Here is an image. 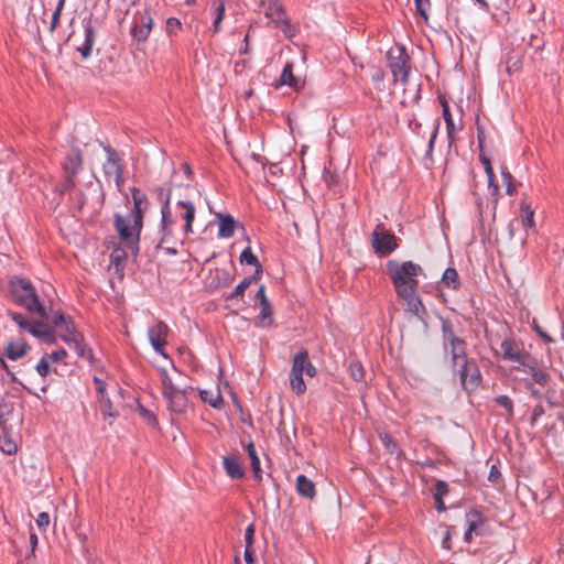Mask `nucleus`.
Masks as SVG:
<instances>
[{
  "mask_svg": "<svg viewBox=\"0 0 564 564\" xmlns=\"http://www.w3.org/2000/svg\"><path fill=\"white\" fill-rule=\"evenodd\" d=\"M156 199L161 204V224L160 235L161 243L170 242L174 231V219L171 212V199L175 198V205L178 216L184 220V234L193 232V223L195 219V197L199 195L198 191L189 184L171 183L169 187L159 186L154 189Z\"/></svg>",
  "mask_w": 564,
  "mask_h": 564,
  "instance_id": "1",
  "label": "nucleus"
},
{
  "mask_svg": "<svg viewBox=\"0 0 564 564\" xmlns=\"http://www.w3.org/2000/svg\"><path fill=\"white\" fill-rule=\"evenodd\" d=\"M387 270L397 296L406 303L409 312L421 317L424 307L417 294V278L423 274L422 267L413 261L398 262L391 260L387 263Z\"/></svg>",
  "mask_w": 564,
  "mask_h": 564,
  "instance_id": "2",
  "label": "nucleus"
},
{
  "mask_svg": "<svg viewBox=\"0 0 564 564\" xmlns=\"http://www.w3.org/2000/svg\"><path fill=\"white\" fill-rule=\"evenodd\" d=\"M161 392L167 409L174 414H182L188 408V389L178 387L164 369L160 370Z\"/></svg>",
  "mask_w": 564,
  "mask_h": 564,
  "instance_id": "3",
  "label": "nucleus"
},
{
  "mask_svg": "<svg viewBox=\"0 0 564 564\" xmlns=\"http://www.w3.org/2000/svg\"><path fill=\"white\" fill-rule=\"evenodd\" d=\"M143 219H138L137 216L128 214L126 216H115V227L119 234L120 241L131 249L132 252L138 250L140 232L142 230Z\"/></svg>",
  "mask_w": 564,
  "mask_h": 564,
  "instance_id": "4",
  "label": "nucleus"
},
{
  "mask_svg": "<svg viewBox=\"0 0 564 564\" xmlns=\"http://www.w3.org/2000/svg\"><path fill=\"white\" fill-rule=\"evenodd\" d=\"M304 372L308 377H314L316 375V369L310 361L307 351L301 350L294 356L290 372V386L292 391L297 395H301L306 391V384L303 380Z\"/></svg>",
  "mask_w": 564,
  "mask_h": 564,
  "instance_id": "5",
  "label": "nucleus"
},
{
  "mask_svg": "<svg viewBox=\"0 0 564 564\" xmlns=\"http://www.w3.org/2000/svg\"><path fill=\"white\" fill-rule=\"evenodd\" d=\"M53 323L57 329L58 337L73 349L78 357H86V347L83 344V336L75 329L74 324L62 314L56 315Z\"/></svg>",
  "mask_w": 564,
  "mask_h": 564,
  "instance_id": "6",
  "label": "nucleus"
},
{
  "mask_svg": "<svg viewBox=\"0 0 564 564\" xmlns=\"http://www.w3.org/2000/svg\"><path fill=\"white\" fill-rule=\"evenodd\" d=\"M12 292L17 301L28 311L36 313L41 317L45 315L44 306L40 303L34 286L25 279H19L12 283Z\"/></svg>",
  "mask_w": 564,
  "mask_h": 564,
  "instance_id": "7",
  "label": "nucleus"
},
{
  "mask_svg": "<svg viewBox=\"0 0 564 564\" xmlns=\"http://www.w3.org/2000/svg\"><path fill=\"white\" fill-rule=\"evenodd\" d=\"M443 339L444 349L448 351L452 357V365L454 369L462 366H466L470 360L467 358L466 343L462 338L457 337L451 325L447 323L443 324Z\"/></svg>",
  "mask_w": 564,
  "mask_h": 564,
  "instance_id": "8",
  "label": "nucleus"
},
{
  "mask_svg": "<svg viewBox=\"0 0 564 564\" xmlns=\"http://www.w3.org/2000/svg\"><path fill=\"white\" fill-rule=\"evenodd\" d=\"M371 245L379 256H388L398 248L397 237L383 224H378L371 235Z\"/></svg>",
  "mask_w": 564,
  "mask_h": 564,
  "instance_id": "9",
  "label": "nucleus"
},
{
  "mask_svg": "<svg viewBox=\"0 0 564 564\" xmlns=\"http://www.w3.org/2000/svg\"><path fill=\"white\" fill-rule=\"evenodd\" d=\"M104 150L107 153V161L102 165L105 177L108 182H113L118 191H121L123 180V169L117 153L109 147L105 145Z\"/></svg>",
  "mask_w": 564,
  "mask_h": 564,
  "instance_id": "10",
  "label": "nucleus"
},
{
  "mask_svg": "<svg viewBox=\"0 0 564 564\" xmlns=\"http://www.w3.org/2000/svg\"><path fill=\"white\" fill-rule=\"evenodd\" d=\"M83 164V155L79 149H73L70 153L67 154L64 163L63 170L66 175V180L63 184L58 186V191L64 193L69 188L74 187L75 182L74 178L77 175L78 171L82 169Z\"/></svg>",
  "mask_w": 564,
  "mask_h": 564,
  "instance_id": "11",
  "label": "nucleus"
},
{
  "mask_svg": "<svg viewBox=\"0 0 564 564\" xmlns=\"http://www.w3.org/2000/svg\"><path fill=\"white\" fill-rule=\"evenodd\" d=\"M388 57L394 80L406 83L410 70L408 55L401 48H397L395 51L391 50Z\"/></svg>",
  "mask_w": 564,
  "mask_h": 564,
  "instance_id": "12",
  "label": "nucleus"
},
{
  "mask_svg": "<svg viewBox=\"0 0 564 564\" xmlns=\"http://www.w3.org/2000/svg\"><path fill=\"white\" fill-rule=\"evenodd\" d=\"M170 328L169 326L162 322L158 321L154 325L150 326L148 329V337L151 343L152 348L159 355L164 358H169V355L165 352V346L167 344V335Z\"/></svg>",
  "mask_w": 564,
  "mask_h": 564,
  "instance_id": "13",
  "label": "nucleus"
},
{
  "mask_svg": "<svg viewBox=\"0 0 564 564\" xmlns=\"http://www.w3.org/2000/svg\"><path fill=\"white\" fill-rule=\"evenodd\" d=\"M501 356L505 360L517 364V370H521V368L529 361V354H527L522 347L512 339H505L500 344Z\"/></svg>",
  "mask_w": 564,
  "mask_h": 564,
  "instance_id": "14",
  "label": "nucleus"
},
{
  "mask_svg": "<svg viewBox=\"0 0 564 564\" xmlns=\"http://www.w3.org/2000/svg\"><path fill=\"white\" fill-rule=\"evenodd\" d=\"M457 370L459 372L463 388L467 392L476 390L481 380L480 371L477 365L471 360L467 362L466 366L457 368Z\"/></svg>",
  "mask_w": 564,
  "mask_h": 564,
  "instance_id": "15",
  "label": "nucleus"
},
{
  "mask_svg": "<svg viewBox=\"0 0 564 564\" xmlns=\"http://www.w3.org/2000/svg\"><path fill=\"white\" fill-rule=\"evenodd\" d=\"M153 19L149 11L138 12L134 15V24L132 28V35L138 41H145L152 30Z\"/></svg>",
  "mask_w": 564,
  "mask_h": 564,
  "instance_id": "16",
  "label": "nucleus"
},
{
  "mask_svg": "<svg viewBox=\"0 0 564 564\" xmlns=\"http://www.w3.org/2000/svg\"><path fill=\"white\" fill-rule=\"evenodd\" d=\"M84 40L83 43L76 46V51L82 55L83 59L91 56L93 47L96 42V31L91 24V20H84Z\"/></svg>",
  "mask_w": 564,
  "mask_h": 564,
  "instance_id": "17",
  "label": "nucleus"
},
{
  "mask_svg": "<svg viewBox=\"0 0 564 564\" xmlns=\"http://www.w3.org/2000/svg\"><path fill=\"white\" fill-rule=\"evenodd\" d=\"M31 347L22 336H12L4 346V355L11 360L23 358Z\"/></svg>",
  "mask_w": 564,
  "mask_h": 564,
  "instance_id": "18",
  "label": "nucleus"
},
{
  "mask_svg": "<svg viewBox=\"0 0 564 564\" xmlns=\"http://www.w3.org/2000/svg\"><path fill=\"white\" fill-rule=\"evenodd\" d=\"M467 531L464 535V541L470 543L474 534L479 533V529L484 524V519L477 510H470L466 513Z\"/></svg>",
  "mask_w": 564,
  "mask_h": 564,
  "instance_id": "19",
  "label": "nucleus"
},
{
  "mask_svg": "<svg viewBox=\"0 0 564 564\" xmlns=\"http://www.w3.org/2000/svg\"><path fill=\"white\" fill-rule=\"evenodd\" d=\"M223 466L226 474L232 479H241L245 476V469L239 459L234 456H225L223 458Z\"/></svg>",
  "mask_w": 564,
  "mask_h": 564,
  "instance_id": "20",
  "label": "nucleus"
},
{
  "mask_svg": "<svg viewBox=\"0 0 564 564\" xmlns=\"http://www.w3.org/2000/svg\"><path fill=\"white\" fill-rule=\"evenodd\" d=\"M131 194L133 200V208L129 214L137 216L138 219H143L144 213L148 209V198L140 189L135 187L131 189Z\"/></svg>",
  "mask_w": 564,
  "mask_h": 564,
  "instance_id": "21",
  "label": "nucleus"
},
{
  "mask_svg": "<svg viewBox=\"0 0 564 564\" xmlns=\"http://www.w3.org/2000/svg\"><path fill=\"white\" fill-rule=\"evenodd\" d=\"M280 85H288L295 90L303 87V82L293 75V63H286L279 79Z\"/></svg>",
  "mask_w": 564,
  "mask_h": 564,
  "instance_id": "22",
  "label": "nucleus"
},
{
  "mask_svg": "<svg viewBox=\"0 0 564 564\" xmlns=\"http://www.w3.org/2000/svg\"><path fill=\"white\" fill-rule=\"evenodd\" d=\"M296 491L300 496L313 499L316 495L315 484L304 475L296 478Z\"/></svg>",
  "mask_w": 564,
  "mask_h": 564,
  "instance_id": "23",
  "label": "nucleus"
},
{
  "mask_svg": "<svg viewBox=\"0 0 564 564\" xmlns=\"http://www.w3.org/2000/svg\"><path fill=\"white\" fill-rule=\"evenodd\" d=\"M520 371L530 375L533 381L542 387L545 386L550 379V375L545 369L538 368L529 361L521 368Z\"/></svg>",
  "mask_w": 564,
  "mask_h": 564,
  "instance_id": "24",
  "label": "nucleus"
},
{
  "mask_svg": "<svg viewBox=\"0 0 564 564\" xmlns=\"http://www.w3.org/2000/svg\"><path fill=\"white\" fill-rule=\"evenodd\" d=\"M264 14L275 25H280V19L286 18L284 7L280 0H270L267 6Z\"/></svg>",
  "mask_w": 564,
  "mask_h": 564,
  "instance_id": "25",
  "label": "nucleus"
},
{
  "mask_svg": "<svg viewBox=\"0 0 564 564\" xmlns=\"http://www.w3.org/2000/svg\"><path fill=\"white\" fill-rule=\"evenodd\" d=\"M236 220L231 215H219L218 237L230 238L234 236Z\"/></svg>",
  "mask_w": 564,
  "mask_h": 564,
  "instance_id": "26",
  "label": "nucleus"
},
{
  "mask_svg": "<svg viewBox=\"0 0 564 564\" xmlns=\"http://www.w3.org/2000/svg\"><path fill=\"white\" fill-rule=\"evenodd\" d=\"M199 397L214 409H220L224 404V400L218 388L214 390L202 389L199 390Z\"/></svg>",
  "mask_w": 564,
  "mask_h": 564,
  "instance_id": "27",
  "label": "nucleus"
},
{
  "mask_svg": "<svg viewBox=\"0 0 564 564\" xmlns=\"http://www.w3.org/2000/svg\"><path fill=\"white\" fill-rule=\"evenodd\" d=\"M254 282V276H247L245 278L236 288L235 290L225 295L224 299L226 302H234L236 300H242L246 290Z\"/></svg>",
  "mask_w": 564,
  "mask_h": 564,
  "instance_id": "28",
  "label": "nucleus"
},
{
  "mask_svg": "<svg viewBox=\"0 0 564 564\" xmlns=\"http://www.w3.org/2000/svg\"><path fill=\"white\" fill-rule=\"evenodd\" d=\"M260 308L261 310H260L259 316L257 317L256 325L258 327L271 326L273 323V319H272V306H271L270 302L267 304H261Z\"/></svg>",
  "mask_w": 564,
  "mask_h": 564,
  "instance_id": "29",
  "label": "nucleus"
},
{
  "mask_svg": "<svg viewBox=\"0 0 564 564\" xmlns=\"http://www.w3.org/2000/svg\"><path fill=\"white\" fill-rule=\"evenodd\" d=\"M441 106H442V115H443L444 121L446 123L448 138L453 139L455 126H454V120H453V117H452V113L449 110V105L444 98H442Z\"/></svg>",
  "mask_w": 564,
  "mask_h": 564,
  "instance_id": "30",
  "label": "nucleus"
},
{
  "mask_svg": "<svg viewBox=\"0 0 564 564\" xmlns=\"http://www.w3.org/2000/svg\"><path fill=\"white\" fill-rule=\"evenodd\" d=\"M215 273L216 275L210 283V286L215 289L229 286L234 280L232 275L227 270H216Z\"/></svg>",
  "mask_w": 564,
  "mask_h": 564,
  "instance_id": "31",
  "label": "nucleus"
},
{
  "mask_svg": "<svg viewBox=\"0 0 564 564\" xmlns=\"http://www.w3.org/2000/svg\"><path fill=\"white\" fill-rule=\"evenodd\" d=\"M442 282L454 290H457L460 285L459 276L454 268H447L442 276Z\"/></svg>",
  "mask_w": 564,
  "mask_h": 564,
  "instance_id": "32",
  "label": "nucleus"
},
{
  "mask_svg": "<svg viewBox=\"0 0 564 564\" xmlns=\"http://www.w3.org/2000/svg\"><path fill=\"white\" fill-rule=\"evenodd\" d=\"M240 262L241 263H247V264H250V265H254L257 268V274H261L262 267H261L258 258L253 254V252H252L250 247H247L241 252V254H240Z\"/></svg>",
  "mask_w": 564,
  "mask_h": 564,
  "instance_id": "33",
  "label": "nucleus"
},
{
  "mask_svg": "<svg viewBox=\"0 0 564 564\" xmlns=\"http://www.w3.org/2000/svg\"><path fill=\"white\" fill-rule=\"evenodd\" d=\"M247 449V453L249 455V458H250V464H251V467H252V470L254 473V476L257 478H260V459L257 455V452H256V448H254V445L253 443H249L246 447Z\"/></svg>",
  "mask_w": 564,
  "mask_h": 564,
  "instance_id": "34",
  "label": "nucleus"
},
{
  "mask_svg": "<svg viewBox=\"0 0 564 564\" xmlns=\"http://www.w3.org/2000/svg\"><path fill=\"white\" fill-rule=\"evenodd\" d=\"M521 212H522V225L524 228H533L534 227V212L530 207V205L525 203H521Z\"/></svg>",
  "mask_w": 564,
  "mask_h": 564,
  "instance_id": "35",
  "label": "nucleus"
},
{
  "mask_svg": "<svg viewBox=\"0 0 564 564\" xmlns=\"http://www.w3.org/2000/svg\"><path fill=\"white\" fill-rule=\"evenodd\" d=\"M379 437L390 454L400 455L401 451H400L399 446L397 445V443L392 440V437L389 434H387V433L380 434Z\"/></svg>",
  "mask_w": 564,
  "mask_h": 564,
  "instance_id": "36",
  "label": "nucleus"
},
{
  "mask_svg": "<svg viewBox=\"0 0 564 564\" xmlns=\"http://www.w3.org/2000/svg\"><path fill=\"white\" fill-rule=\"evenodd\" d=\"M501 175H502V180H503V183L506 184V193L508 195H513L517 193V187L516 185L513 184V177L512 175L510 174L509 171H507V169H502L501 170Z\"/></svg>",
  "mask_w": 564,
  "mask_h": 564,
  "instance_id": "37",
  "label": "nucleus"
},
{
  "mask_svg": "<svg viewBox=\"0 0 564 564\" xmlns=\"http://www.w3.org/2000/svg\"><path fill=\"white\" fill-rule=\"evenodd\" d=\"M415 8L417 13L424 19V21L429 20V10L431 8L430 0H414Z\"/></svg>",
  "mask_w": 564,
  "mask_h": 564,
  "instance_id": "38",
  "label": "nucleus"
},
{
  "mask_svg": "<svg viewBox=\"0 0 564 564\" xmlns=\"http://www.w3.org/2000/svg\"><path fill=\"white\" fill-rule=\"evenodd\" d=\"M496 403L505 408L509 416L513 415V403L508 395H499L495 399Z\"/></svg>",
  "mask_w": 564,
  "mask_h": 564,
  "instance_id": "39",
  "label": "nucleus"
},
{
  "mask_svg": "<svg viewBox=\"0 0 564 564\" xmlns=\"http://www.w3.org/2000/svg\"><path fill=\"white\" fill-rule=\"evenodd\" d=\"M63 9H64V6H62V4L56 6V8L51 17V23H50V28H48L51 33H53L56 30V28L59 23V19H61Z\"/></svg>",
  "mask_w": 564,
  "mask_h": 564,
  "instance_id": "40",
  "label": "nucleus"
},
{
  "mask_svg": "<svg viewBox=\"0 0 564 564\" xmlns=\"http://www.w3.org/2000/svg\"><path fill=\"white\" fill-rule=\"evenodd\" d=\"M50 362L51 361L45 357V355L37 362L35 369L41 377H46L50 373Z\"/></svg>",
  "mask_w": 564,
  "mask_h": 564,
  "instance_id": "41",
  "label": "nucleus"
},
{
  "mask_svg": "<svg viewBox=\"0 0 564 564\" xmlns=\"http://www.w3.org/2000/svg\"><path fill=\"white\" fill-rule=\"evenodd\" d=\"M280 25H275L276 28H281L286 37H292L294 35V28L288 18L280 19Z\"/></svg>",
  "mask_w": 564,
  "mask_h": 564,
  "instance_id": "42",
  "label": "nucleus"
},
{
  "mask_svg": "<svg viewBox=\"0 0 564 564\" xmlns=\"http://www.w3.org/2000/svg\"><path fill=\"white\" fill-rule=\"evenodd\" d=\"M224 15H225V3L220 2L216 9V17H215V20L213 23L215 32H218L220 30V23L224 19Z\"/></svg>",
  "mask_w": 564,
  "mask_h": 564,
  "instance_id": "43",
  "label": "nucleus"
},
{
  "mask_svg": "<svg viewBox=\"0 0 564 564\" xmlns=\"http://www.w3.org/2000/svg\"><path fill=\"white\" fill-rule=\"evenodd\" d=\"M45 357L51 362H58L64 360L67 357V351L65 349H57L55 351H52L51 354H45Z\"/></svg>",
  "mask_w": 564,
  "mask_h": 564,
  "instance_id": "44",
  "label": "nucleus"
},
{
  "mask_svg": "<svg viewBox=\"0 0 564 564\" xmlns=\"http://www.w3.org/2000/svg\"><path fill=\"white\" fill-rule=\"evenodd\" d=\"M487 178H488V189L490 192V195L495 198V200H497L499 197V186L495 182V173H492V175H490V176H487Z\"/></svg>",
  "mask_w": 564,
  "mask_h": 564,
  "instance_id": "45",
  "label": "nucleus"
},
{
  "mask_svg": "<svg viewBox=\"0 0 564 564\" xmlns=\"http://www.w3.org/2000/svg\"><path fill=\"white\" fill-rule=\"evenodd\" d=\"M181 21L176 18H170L166 21V32L169 34H174L181 29Z\"/></svg>",
  "mask_w": 564,
  "mask_h": 564,
  "instance_id": "46",
  "label": "nucleus"
},
{
  "mask_svg": "<svg viewBox=\"0 0 564 564\" xmlns=\"http://www.w3.org/2000/svg\"><path fill=\"white\" fill-rule=\"evenodd\" d=\"M11 318L23 329L30 327L31 322L20 313H11Z\"/></svg>",
  "mask_w": 564,
  "mask_h": 564,
  "instance_id": "47",
  "label": "nucleus"
},
{
  "mask_svg": "<svg viewBox=\"0 0 564 564\" xmlns=\"http://www.w3.org/2000/svg\"><path fill=\"white\" fill-rule=\"evenodd\" d=\"M350 373L355 381H361L364 379V369L359 364L350 365Z\"/></svg>",
  "mask_w": 564,
  "mask_h": 564,
  "instance_id": "48",
  "label": "nucleus"
},
{
  "mask_svg": "<svg viewBox=\"0 0 564 564\" xmlns=\"http://www.w3.org/2000/svg\"><path fill=\"white\" fill-rule=\"evenodd\" d=\"M36 524L37 527L41 529V530H46V528L48 527L50 524V516L47 512H41L39 513L37 518H36Z\"/></svg>",
  "mask_w": 564,
  "mask_h": 564,
  "instance_id": "49",
  "label": "nucleus"
},
{
  "mask_svg": "<svg viewBox=\"0 0 564 564\" xmlns=\"http://www.w3.org/2000/svg\"><path fill=\"white\" fill-rule=\"evenodd\" d=\"M438 127H440V122L436 121L433 127V131L431 133L430 140H429V147H427V152H426L427 155H431V153L433 151L434 143H435V140H436V137L438 133Z\"/></svg>",
  "mask_w": 564,
  "mask_h": 564,
  "instance_id": "50",
  "label": "nucleus"
},
{
  "mask_svg": "<svg viewBox=\"0 0 564 564\" xmlns=\"http://www.w3.org/2000/svg\"><path fill=\"white\" fill-rule=\"evenodd\" d=\"M479 160L481 162V164L484 165V169H485V172H486V175L487 176H490L492 175L494 172V169H492V165H491V161L489 158H487L486 155L484 154H480L479 155Z\"/></svg>",
  "mask_w": 564,
  "mask_h": 564,
  "instance_id": "51",
  "label": "nucleus"
},
{
  "mask_svg": "<svg viewBox=\"0 0 564 564\" xmlns=\"http://www.w3.org/2000/svg\"><path fill=\"white\" fill-rule=\"evenodd\" d=\"M253 538H254V525L249 524L245 531V541L246 545L252 546L253 544Z\"/></svg>",
  "mask_w": 564,
  "mask_h": 564,
  "instance_id": "52",
  "label": "nucleus"
},
{
  "mask_svg": "<svg viewBox=\"0 0 564 564\" xmlns=\"http://www.w3.org/2000/svg\"><path fill=\"white\" fill-rule=\"evenodd\" d=\"M544 414V408L541 404L534 406L531 416V424H535L538 419Z\"/></svg>",
  "mask_w": 564,
  "mask_h": 564,
  "instance_id": "53",
  "label": "nucleus"
},
{
  "mask_svg": "<svg viewBox=\"0 0 564 564\" xmlns=\"http://www.w3.org/2000/svg\"><path fill=\"white\" fill-rule=\"evenodd\" d=\"M256 300L259 302V305L269 303V300L265 295V288L261 285L256 294Z\"/></svg>",
  "mask_w": 564,
  "mask_h": 564,
  "instance_id": "54",
  "label": "nucleus"
},
{
  "mask_svg": "<svg viewBox=\"0 0 564 564\" xmlns=\"http://www.w3.org/2000/svg\"><path fill=\"white\" fill-rule=\"evenodd\" d=\"M0 365H1V368L8 373V376L10 377V380L12 382H19V379L17 378L14 372H12L10 370L9 366L7 365V362L4 361V359L2 357H0Z\"/></svg>",
  "mask_w": 564,
  "mask_h": 564,
  "instance_id": "55",
  "label": "nucleus"
},
{
  "mask_svg": "<svg viewBox=\"0 0 564 564\" xmlns=\"http://www.w3.org/2000/svg\"><path fill=\"white\" fill-rule=\"evenodd\" d=\"M110 258H111V263H113V264L118 265V264H119V262H120L122 259H124V258H126V254H124V252H123V251H121V250L117 249V250H115V251L111 253Z\"/></svg>",
  "mask_w": 564,
  "mask_h": 564,
  "instance_id": "56",
  "label": "nucleus"
},
{
  "mask_svg": "<svg viewBox=\"0 0 564 564\" xmlns=\"http://www.w3.org/2000/svg\"><path fill=\"white\" fill-rule=\"evenodd\" d=\"M94 382H95V387H96V390H97L98 394L104 397V394L106 392V383H105V381H102L101 379L95 377L94 378Z\"/></svg>",
  "mask_w": 564,
  "mask_h": 564,
  "instance_id": "57",
  "label": "nucleus"
},
{
  "mask_svg": "<svg viewBox=\"0 0 564 564\" xmlns=\"http://www.w3.org/2000/svg\"><path fill=\"white\" fill-rule=\"evenodd\" d=\"M101 413H102L104 417L116 415L115 413L111 412V403H110L109 399H107L105 404L102 405Z\"/></svg>",
  "mask_w": 564,
  "mask_h": 564,
  "instance_id": "58",
  "label": "nucleus"
},
{
  "mask_svg": "<svg viewBox=\"0 0 564 564\" xmlns=\"http://www.w3.org/2000/svg\"><path fill=\"white\" fill-rule=\"evenodd\" d=\"M243 557H245V561L248 563V564H253L254 562V556H253V552L251 550V546H248L246 545V550L243 552Z\"/></svg>",
  "mask_w": 564,
  "mask_h": 564,
  "instance_id": "59",
  "label": "nucleus"
},
{
  "mask_svg": "<svg viewBox=\"0 0 564 564\" xmlns=\"http://www.w3.org/2000/svg\"><path fill=\"white\" fill-rule=\"evenodd\" d=\"M421 122H419L415 118L409 121V128L416 134L421 133Z\"/></svg>",
  "mask_w": 564,
  "mask_h": 564,
  "instance_id": "60",
  "label": "nucleus"
},
{
  "mask_svg": "<svg viewBox=\"0 0 564 564\" xmlns=\"http://www.w3.org/2000/svg\"><path fill=\"white\" fill-rule=\"evenodd\" d=\"M485 131L481 127H477V139H478V143H479V148L482 149V145H484V142H485Z\"/></svg>",
  "mask_w": 564,
  "mask_h": 564,
  "instance_id": "61",
  "label": "nucleus"
},
{
  "mask_svg": "<svg viewBox=\"0 0 564 564\" xmlns=\"http://www.w3.org/2000/svg\"><path fill=\"white\" fill-rule=\"evenodd\" d=\"M534 330L538 333V335L546 343H552L553 339L547 335L545 334L539 326H534Z\"/></svg>",
  "mask_w": 564,
  "mask_h": 564,
  "instance_id": "62",
  "label": "nucleus"
},
{
  "mask_svg": "<svg viewBox=\"0 0 564 564\" xmlns=\"http://www.w3.org/2000/svg\"><path fill=\"white\" fill-rule=\"evenodd\" d=\"M182 170L186 180H189L193 175L192 169L187 163L182 164Z\"/></svg>",
  "mask_w": 564,
  "mask_h": 564,
  "instance_id": "63",
  "label": "nucleus"
},
{
  "mask_svg": "<svg viewBox=\"0 0 564 564\" xmlns=\"http://www.w3.org/2000/svg\"><path fill=\"white\" fill-rule=\"evenodd\" d=\"M33 336L40 337L42 333L39 330V325L30 324V327L26 328Z\"/></svg>",
  "mask_w": 564,
  "mask_h": 564,
  "instance_id": "64",
  "label": "nucleus"
}]
</instances>
